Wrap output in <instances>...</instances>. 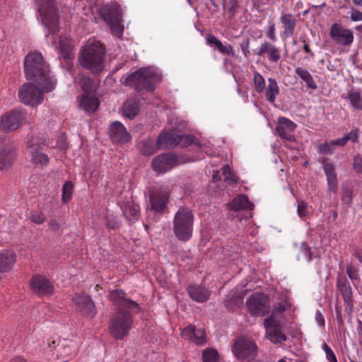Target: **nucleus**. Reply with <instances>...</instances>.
Listing matches in <instances>:
<instances>
[{
  "label": "nucleus",
  "instance_id": "obj_1",
  "mask_svg": "<svg viewBox=\"0 0 362 362\" xmlns=\"http://www.w3.org/2000/svg\"><path fill=\"white\" fill-rule=\"evenodd\" d=\"M110 298L117 308L109 323L111 336L117 340L123 339L132 329L134 314L141 310L140 305L135 301L126 298L122 290H114L110 293Z\"/></svg>",
  "mask_w": 362,
  "mask_h": 362
},
{
  "label": "nucleus",
  "instance_id": "obj_2",
  "mask_svg": "<svg viewBox=\"0 0 362 362\" xmlns=\"http://www.w3.org/2000/svg\"><path fill=\"white\" fill-rule=\"evenodd\" d=\"M25 75L28 80L35 81L45 91H52L56 80L49 76V69L41 53L33 52L28 54L24 63Z\"/></svg>",
  "mask_w": 362,
  "mask_h": 362
},
{
  "label": "nucleus",
  "instance_id": "obj_3",
  "mask_svg": "<svg viewBox=\"0 0 362 362\" xmlns=\"http://www.w3.org/2000/svg\"><path fill=\"white\" fill-rule=\"evenodd\" d=\"M105 49L95 40L88 41L81 49L80 64L93 74H100L105 68Z\"/></svg>",
  "mask_w": 362,
  "mask_h": 362
},
{
  "label": "nucleus",
  "instance_id": "obj_4",
  "mask_svg": "<svg viewBox=\"0 0 362 362\" xmlns=\"http://www.w3.org/2000/svg\"><path fill=\"white\" fill-rule=\"evenodd\" d=\"M158 76L150 68H141L129 75L125 85L134 88L138 92H153Z\"/></svg>",
  "mask_w": 362,
  "mask_h": 362
},
{
  "label": "nucleus",
  "instance_id": "obj_5",
  "mask_svg": "<svg viewBox=\"0 0 362 362\" xmlns=\"http://www.w3.org/2000/svg\"><path fill=\"white\" fill-rule=\"evenodd\" d=\"M173 232L180 241L186 242L192 236L194 214L187 207H181L173 218Z\"/></svg>",
  "mask_w": 362,
  "mask_h": 362
},
{
  "label": "nucleus",
  "instance_id": "obj_6",
  "mask_svg": "<svg viewBox=\"0 0 362 362\" xmlns=\"http://www.w3.org/2000/svg\"><path fill=\"white\" fill-rule=\"evenodd\" d=\"M285 310V305L282 303H278L274 305L271 315L264 320L268 339L274 344L286 341V336L282 332L280 325L281 317Z\"/></svg>",
  "mask_w": 362,
  "mask_h": 362
},
{
  "label": "nucleus",
  "instance_id": "obj_7",
  "mask_svg": "<svg viewBox=\"0 0 362 362\" xmlns=\"http://www.w3.org/2000/svg\"><path fill=\"white\" fill-rule=\"evenodd\" d=\"M38 7L42 23L48 30V35L59 31V17L55 0H35Z\"/></svg>",
  "mask_w": 362,
  "mask_h": 362
},
{
  "label": "nucleus",
  "instance_id": "obj_8",
  "mask_svg": "<svg viewBox=\"0 0 362 362\" xmlns=\"http://www.w3.org/2000/svg\"><path fill=\"white\" fill-rule=\"evenodd\" d=\"M105 21L109 25L113 35L119 37L123 33L122 11L116 2L105 5L101 9Z\"/></svg>",
  "mask_w": 362,
  "mask_h": 362
},
{
  "label": "nucleus",
  "instance_id": "obj_9",
  "mask_svg": "<svg viewBox=\"0 0 362 362\" xmlns=\"http://www.w3.org/2000/svg\"><path fill=\"white\" fill-rule=\"evenodd\" d=\"M46 147L45 140L39 136H33L28 141V148L31 156V162L37 168L47 165L49 161V157L44 153Z\"/></svg>",
  "mask_w": 362,
  "mask_h": 362
},
{
  "label": "nucleus",
  "instance_id": "obj_10",
  "mask_svg": "<svg viewBox=\"0 0 362 362\" xmlns=\"http://www.w3.org/2000/svg\"><path fill=\"white\" fill-rule=\"evenodd\" d=\"M246 306L248 313L255 316H265L269 314L271 309L269 298L259 292L251 295L247 299Z\"/></svg>",
  "mask_w": 362,
  "mask_h": 362
},
{
  "label": "nucleus",
  "instance_id": "obj_11",
  "mask_svg": "<svg viewBox=\"0 0 362 362\" xmlns=\"http://www.w3.org/2000/svg\"><path fill=\"white\" fill-rule=\"evenodd\" d=\"M16 158L15 147L10 139L0 137V171L10 168Z\"/></svg>",
  "mask_w": 362,
  "mask_h": 362
},
{
  "label": "nucleus",
  "instance_id": "obj_12",
  "mask_svg": "<svg viewBox=\"0 0 362 362\" xmlns=\"http://www.w3.org/2000/svg\"><path fill=\"white\" fill-rule=\"evenodd\" d=\"M18 97L24 104L32 106L42 103L44 98L43 93L31 83H25L20 88Z\"/></svg>",
  "mask_w": 362,
  "mask_h": 362
},
{
  "label": "nucleus",
  "instance_id": "obj_13",
  "mask_svg": "<svg viewBox=\"0 0 362 362\" xmlns=\"http://www.w3.org/2000/svg\"><path fill=\"white\" fill-rule=\"evenodd\" d=\"M257 350L256 344L246 338L238 339L233 349L237 358L242 361L254 358L257 354Z\"/></svg>",
  "mask_w": 362,
  "mask_h": 362
},
{
  "label": "nucleus",
  "instance_id": "obj_14",
  "mask_svg": "<svg viewBox=\"0 0 362 362\" xmlns=\"http://www.w3.org/2000/svg\"><path fill=\"white\" fill-rule=\"evenodd\" d=\"M337 288L340 292L345 305V311L351 313L354 308V299L351 286L343 274H339L337 279Z\"/></svg>",
  "mask_w": 362,
  "mask_h": 362
},
{
  "label": "nucleus",
  "instance_id": "obj_15",
  "mask_svg": "<svg viewBox=\"0 0 362 362\" xmlns=\"http://www.w3.org/2000/svg\"><path fill=\"white\" fill-rule=\"evenodd\" d=\"M329 35L332 40L340 46H349L354 42L352 31L344 28L341 24L334 23L332 25Z\"/></svg>",
  "mask_w": 362,
  "mask_h": 362
},
{
  "label": "nucleus",
  "instance_id": "obj_16",
  "mask_svg": "<svg viewBox=\"0 0 362 362\" xmlns=\"http://www.w3.org/2000/svg\"><path fill=\"white\" fill-rule=\"evenodd\" d=\"M24 119L25 114L23 112L12 110L1 117L0 127L5 132L14 131L19 128Z\"/></svg>",
  "mask_w": 362,
  "mask_h": 362
},
{
  "label": "nucleus",
  "instance_id": "obj_17",
  "mask_svg": "<svg viewBox=\"0 0 362 362\" xmlns=\"http://www.w3.org/2000/svg\"><path fill=\"white\" fill-rule=\"evenodd\" d=\"M72 300L76 306L77 310L83 315L93 317L96 313L95 303L90 296L84 293H76L72 297Z\"/></svg>",
  "mask_w": 362,
  "mask_h": 362
},
{
  "label": "nucleus",
  "instance_id": "obj_18",
  "mask_svg": "<svg viewBox=\"0 0 362 362\" xmlns=\"http://www.w3.org/2000/svg\"><path fill=\"white\" fill-rule=\"evenodd\" d=\"M180 335L185 339L198 346L206 344L205 330L202 328H198L195 325H189L182 328L180 331Z\"/></svg>",
  "mask_w": 362,
  "mask_h": 362
},
{
  "label": "nucleus",
  "instance_id": "obj_19",
  "mask_svg": "<svg viewBox=\"0 0 362 362\" xmlns=\"http://www.w3.org/2000/svg\"><path fill=\"white\" fill-rule=\"evenodd\" d=\"M177 162V157L174 154L163 153L156 156L152 160L151 165L154 171L163 173L172 169Z\"/></svg>",
  "mask_w": 362,
  "mask_h": 362
},
{
  "label": "nucleus",
  "instance_id": "obj_20",
  "mask_svg": "<svg viewBox=\"0 0 362 362\" xmlns=\"http://www.w3.org/2000/svg\"><path fill=\"white\" fill-rule=\"evenodd\" d=\"M30 287L35 293L40 296L52 295L54 291L53 284L42 275H35L32 277Z\"/></svg>",
  "mask_w": 362,
  "mask_h": 362
},
{
  "label": "nucleus",
  "instance_id": "obj_21",
  "mask_svg": "<svg viewBox=\"0 0 362 362\" xmlns=\"http://www.w3.org/2000/svg\"><path fill=\"white\" fill-rule=\"evenodd\" d=\"M109 135L111 141L117 144H125L131 140V135L120 122H112L109 128Z\"/></svg>",
  "mask_w": 362,
  "mask_h": 362
},
{
  "label": "nucleus",
  "instance_id": "obj_22",
  "mask_svg": "<svg viewBox=\"0 0 362 362\" xmlns=\"http://www.w3.org/2000/svg\"><path fill=\"white\" fill-rule=\"evenodd\" d=\"M77 350L78 346L76 342L64 340L62 344L58 345L57 357L62 362H67L75 357Z\"/></svg>",
  "mask_w": 362,
  "mask_h": 362
},
{
  "label": "nucleus",
  "instance_id": "obj_23",
  "mask_svg": "<svg viewBox=\"0 0 362 362\" xmlns=\"http://www.w3.org/2000/svg\"><path fill=\"white\" fill-rule=\"evenodd\" d=\"M255 54L260 57H267L272 63H277L281 59V49L269 42H264Z\"/></svg>",
  "mask_w": 362,
  "mask_h": 362
},
{
  "label": "nucleus",
  "instance_id": "obj_24",
  "mask_svg": "<svg viewBox=\"0 0 362 362\" xmlns=\"http://www.w3.org/2000/svg\"><path fill=\"white\" fill-rule=\"evenodd\" d=\"M296 128V125L292 121L285 117H280L276 127V131L281 139L293 141L294 139L293 133Z\"/></svg>",
  "mask_w": 362,
  "mask_h": 362
},
{
  "label": "nucleus",
  "instance_id": "obj_25",
  "mask_svg": "<svg viewBox=\"0 0 362 362\" xmlns=\"http://www.w3.org/2000/svg\"><path fill=\"white\" fill-rule=\"evenodd\" d=\"M185 137L188 139V136L185 135ZM184 136L178 134L175 129H171L168 132L161 133L157 140V147L161 148L163 145L166 146H173L181 143Z\"/></svg>",
  "mask_w": 362,
  "mask_h": 362
},
{
  "label": "nucleus",
  "instance_id": "obj_26",
  "mask_svg": "<svg viewBox=\"0 0 362 362\" xmlns=\"http://www.w3.org/2000/svg\"><path fill=\"white\" fill-rule=\"evenodd\" d=\"M100 105V101L95 93H83L81 95L79 106L88 113L95 112Z\"/></svg>",
  "mask_w": 362,
  "mask_h": 362
},
{
  "label": "nucleus",
  "instance_id": "obj_27",
  "mask_svg": "<svg viewBox=\"0 0 362 362\" xmlns=\"http://www.w3.org/2000/svg\"><path fill=\"white\" fill-rule=\"evenodd\" d=\"M169 195L164 192H154L150 195L151 208L157 213L164 212L168 202Z\"/></svg>",
  "mask_w": 362,
  "mask_h": 362
},
{
  "label": "nucleus",
  "instance_id": "obj_28",
  "mask_svg": "<svg viewBox=\"0 0 362 362\" xmlns=\"http://www.w3.org/2000/svg\"><path fill=\"white\" fill-rule=\"evenodd\" d=\"M122 209L124 216L129 223H134L139 220L140 208L133 200L131 199L124 202Z\"/></svg>",
  "mask_w": 362,
  "mask_h": 362
},
{
  "label": "nucleus",
  "instance_id": "obj_29",
  "mask_svg": "<svg viewBox=\"0 0 362 362\" xmlns=\"http://www.w3.org/2000/svg\"><path fill=\"white\" fill-rule=\"evenodd\" d=\"M323 170L327 177L328 190L335 193L337 191L338 180L334 165L329 162L324 163Z\"/></svg>",
  "mask_w": 362,
  "mask_h": 362
},
{
  "label": "nucleus",
  "instance_id": "obj_30",
  "mask_svg": "<svg viewBox=\"0 0 362 362\" xmlns=\"http://www.w3.org/2000/svg\"><path fill=\"white\" fill-rule=\"evenodd\" d=\"M187 291L190 298L198 303L206 301L210 296V292L199 285H191L188 287Z\"/></svg>",
  "mask_w": 362,
  "mask_h": 362
},
{
  "label": "nucleus",
  "instance_id": "obj_31",
  "mask_svg": "<svg viewBox=\"0 0 362 362\" xmlns=\"http://www.w3.org/2000/svg\"><path fill=\"white\" fill-rule=\"evenodd\" d=\"M16 257L12 250H2L0 252V272H6L11 270L16 262Z\"/></svg>",
  "mask_w": 362,
  "mask_h": 362
},
{
  "label": "nucleus",
  "instance_id": "obj_32",
  "mask_svg": "<svg viewBox=\"0 0 362 362\" xmlns=\"http://www.w3.org/2000/svg\"><path fill=\"white\" fill-rule=\"evenodd\" d=\"M280 22L283 25V34L286 37H291L296 26V19L291 13L282 14L280 17Z\"/></svg>",
  "mask_w": 362,
  "mask_h": 362
},
{
  "label": "nucleus",
  "instance_id": "obj_33",
  "mask_svg": "<svg viewBox=\"0 0 362 362\" xmlns=\"http://www.w3.org/2000/svg\"><path fill=\"white\" fill-rule=\"evenodd\" d=\"M254 204L249 200L245 194H239L235 197L230 204V209L233 211H240L244 209L252 210Z\"/></svg>",
  "mask_w": 362,
  "mask_h": 362
},
{
  "label": "nucleus",
  "instance_id": "obj_34",
  "mask_svg": "<svg viewBox=\"0 0 362 362\" xmlns=\"http://www.w3.org/2000/svg\"><path fill=\"white\" fill-rule=\"evenodd\" d=\"M342 98L349 99L350 105L354 110H362V95L359 90H350L346 96Z\"/></svg>",
  "mask_w": 362,
  "mask_h": 362
},
{
  "label": "nucleus",
  "instance_id": "obj_35",
  "mask_svg": "<svg viewBox=\"0 0 362 362\" xmlns=\"http://www.w3.org/2000/svg\"><path fill=\"white\" fill-rule=\"evenodd\" d=\"M206 41L207 45L209 46L214 45L217 49L222 54L233 55V48L230 45H223L222 42L214 35L209 34L206 37Z\"/></svg>",
  "mask_w": 362,
  "mask_h": 362
},
{
  "label": "nucleus",
  "instance_id": "obj_36",
  "mask_svg": "<svg viewBox=\"0 0 362 362\" xmlns=\"http://www.w3.org/2000/svg\"><path fill=\"white\" fill-rule=\"evenodd\" d=\"M265 97L270 103L276 100V96L279 94V86L275 78H269L268 79V86H265Z\"/></svg>",
  "mask_w": 362,
  "mask_h": 362
},
{
  "label": "nucleus",
  "instance_id": "obj_37",
  "mask_svg": "<svg viewBox=\"0 0 362 362\" xmlns=\"http://www.w3.org/2000/svg\"><path fill=\"white\" fill-rule=\"evenodd\" d=\"M295 74L305 83L308 88L315 90L317 88L312 75L307 69L302 67H296L295 69Z\"/></svg>",
  "mask_w": 362,
  "mask_h": 362
},
{
  "label": "nucleus",
  "instance_id": "obj_38",
  "mask_svg": "<svg viewBox=\"0 0 362 362\" xmlns=\"http://www.w3.org/2000/svg\"><path fill=\"white\" fill-rule=\"evenodd\" d=\"M123 114L129 119H133L139 112V104L135 100H127L123 105Z\"/></svg>",
  "mask_w": 362,
  "mask_h": 362
},
{
  "label": "nucleus",
  "instance_id": "obj_39",
  "mask_svg": "<svg viewBox=\"0 0 362 362\" xmlns=\"http://www.w3.org/2000/svg\"><path fill=\"white\" fill-rule=\"evenodd\" d=\"M79 85L83 90V93H95L96 88L93 85V80L86 76H81L79 80Z\"/></svg>",
  "mask_w": 362,
  "mask_h": 362
},
{
  "label": "nucleus",
  "instance_id": "obj_40",
  "mask_svg": "<svg viewBox=\"0 0 362 362\" xmlns=\"http://www.w3.org/2000/svg\"><path fill=\"white\" fill-rule=\"evenodd\" d=\"M74 191V185L70 181H66L62 187V202L64 204L68 203L71 199Z\"/></svg>",
  "mask_w": 362,
  "mask_h": 362
},
{
  "label": "nucleus",
  "instance_id": "obj_41",
  "mask_svg": "<svg viewBox=\"0 0 362 362\" xmlns=\"http://www.w3.org/2000/svg\"><path fill=\"white\" fill-rule=\"evenodd\" d=\"M253 81L255 90L257 93H262L265 89V81L263 76L257 71H255L253 76Z\"/></svg>",
  "mask_w": 362,
  "mask_h": 362
},
{
  "label": "nucleus",
  "instance_id": "obj_42",
  "mask_svg": "<svg viewBox=\"0 0 362 362\" xmlns=\"http://www.w3.org/2000/svg\"><path fill=\"white\" fill-rule=\"evenodd\" d=\"M204 362H216L218 358V353L214 349H207L202 354Z\"/></svg>",
  "mask_w": 362,
  "mask_h": 362
},
{
  "label": "nucleus",
  "instance_id": "obj_43",
  "mask_svg": "<svg viewBox=\"0 0 362 362\" xmlns=\"http://www.w3.org/2000/svg\"><path fill=\"white\" fill-rule=\"evenodd\" d=\"M29 219L35 224L41 225L45 221L46 216L42 211H33L30 213Z\"/></svg>",
  "mask_w": 362,
  "mask_h": 362
},
{
  "label": "nucleus",
  "instance_id": "obj_44",
  "mask_svg": "<svg viewBox=\"0 0 362 362\" xmlns=\"http://www.w3.org/2000/svg\"><path fill=\"white\" fill-rule=\"evenodd\" d=\"M106 226L111 230H119L121 223L117 216L108 215L106 219Z\"/></svg>",
  "mask_w": 362,
  "mask_h": 362
},
{
  "label": "nucleus",
  "instance_id": "obj_45",
  "mask_svg": "<svg viewBox=\"0 0 362 362\" xmlns=\"http://www.w3.org/2000/svg\"><path fill=\"white\" fill-rule=\"evenodd\" d=\"M59 46L61 51L64 53V57L68 58L69 52L71 49V42L69 39H62L59 40Z\"/></svg>",
  "mask_w": 362,
  "mask_h": 362
},
{
  "label": "nucleus",
  "instance_id": "obj_46",
  "mask_svg": "<svg viewBox=\"0 0 362 362\" xmlns=\"http://www.w3.org/2000/svg\"><path fill=\"white\" fill-rule=\"evenodd\" d=\"M238 6V0H226L224 2V8L230 14V16H234Z\"/></svg>",
  "mask_w": 362,
  "mask_h": 362
},
{
  "label": "nucleus",
  "instance_id": "obj_47",
  "mask_svg": "<svg viewBox=\"0 0 362 362\" xmlns=\"http://www.w3.org/2000/svg\"><path fill=\"white\" fill-rule=\"evenodd\" d=\"M317 151L320 154L332 155L334 153V148L331 142H325L317 146Z\"/></svg>",
  "mask_w": 362,
  "mask_h": 362
},
{
  "label": "nucleus",
  "instance_id": "obj_48",
  "mask_svg": "<svg viewBox=\"0 0 362 362\" xmlns=\"http://www.w3.org/2000/svg\"><path fill=\"white\" fill-rule=\"evenodd\" d=\"M358 268L352 265L349 264L346 267V274L349 278L354 282V281H359L360 276L358 274Z\"/></svg>",
  "mask_w": 362,
  "mask_h": 362
},
{
  "label": "nucleus",
  "instance_id": "obj_49",
  "mask_svg": "<svg viewBox=\"0 0 362 362\" xmlns=\"http://www.w3.org/2000/svg\"><path fill=\"white\" fill-rule=\"evenodd\" d=\"M222 170L225 181H227L229 184L236 182V178L228 165H224Z\"/></svg>",
  "mask_w": 362,
  "mask_h": 362
},
{
  "label": "nucleus",
  "instance_id": "obj_50",
  "mask_svg": "<svg viewBox=\"0 0 362 362\" xmlns=\"http://www.w3.org/2000/svg\"><path fill=\"white\" fill-rule=\"evenodd\" d=\"M269 27L266 31V36L268 39H269L272 42H276L277 40V37L276 35V28L275 24L274 23L269 22Z\"/></svg>",
  "mask_w": 362,
  "mask_h": 362
},
{
  "label": "nucleus",
  "instance_id": "obj_51",
  "mask_svg": "<svg viewBox=\"0 0 362 362\" xmlns=\"http://www.w3.org/2000/svg\"><path fill=\"white\" fill-rule=\"evenodd\" d=\"M141 151L145 155H151L155 152V147L151 141H146L143 143Z\"/></svg>",
  "mask_w": 362,
  "mask_h": 362
},
{
  "label": "nucleus",
  "instance_id": "obj_52",
  "mask_svg": "<svg viewBox=\"0 0 362 362\" xmlns=\"http://www.w3.org/2000/svg\"><path fill=\"white\" fill-rule=\"evenodd\" d=\"M322 349L326 354L327 359L329 362H338L334 351L327 344H323Z\"/></svg>",
  "mask_w": 362,
  "mask_h": 362
},
{
  "label": "nucleus",
  "instance_id": "obj_53",
  "mask_svg": "<svg viewBox=\"0 0 362 362\" xmlns=\"http://www.w3.org/2000/svg\"><path fill=\"white\" fill-rule=\"evenodd\" d=\"M353 167L356 173H362V156L358 155L354 158Z\"/></svg>",
  "mask_w": 362,
  "mask_h": 362
},
{
  "label": "nucleus",
  "instance_id": "obj_54",
  "mask_svg": "<svg viewBox=\"0 0 362 362\" xmlns=\"http://www.w3.org/2000/svg\"><path fill=\"white\" fill-rule=\"evenodd\" d=\"M346 139V141H351L352 142H356L358 141V129H351L349 134H346L344 136Z\"/></svg>",
  "mask_w": 362,
  "mask_h": 362
},
{
  "label": "nucleus",
  "instance_id": "obj_55",
  "mask_svg": "<svg viewBox=\"0 0 362 362\" xmlns=\"http://www.w3.org/2000/svg\"><path fill=\"white\" fill-rule=\"evenodd\" d=\"M350 18L354 22L362 21V12L356 8H351Z\"/></svg>",
  "mask_w": 362,
  "mask_h": 362
},
{
  "label": "nucleus",
  "instance_id": "obj_56",
  "mask_svg": "<svg viewBox=\"0 0 362 362\" xmlns=\"http://www.w3.org/2000/svg\"><path fill=\"white\" fill-rule=\"evenodd\" d=\"M307 203L303 201H298V214L300 217H304L307 215L306 211Z\"/></svg>",
  "mask_w": 362,
  "mask_h": 362
},
{
  "label": "nucleus",
  "instance_id": "obj_57",
  "mask_svg": "<svg viewBox=\"0 0 362 362\" xmlns=\"http://www.w3.org/2000/svg\"><path fill=\"white\" fill-rule=\"evenodd\" d=\"M240 45L244 56L245 57H247L250 54V40L247 38V40L241 42Z\"/></svg>",
  "mask_w": 362,
  "mask_h": 362
},
{
  "label": "nucleus",
  "instance_id": "obj_58",
  "mask_svg": "<svg viewBox=\"0 0 362 362\" xmlns=\"http://www.w3.org/2000/svg\"><path fill=\"white\" fill-rule=\"evenodd\" d=\"M49 228L54 232H58L61 228L60 223L56 219H51L48 223Z\"/></svg>",
  "mask_w": 362,
  "mask_h": 362
},
{
  "label": "nucleus",
  "instance_id": "obj_59",
  "mask_svg": "<svg viewBox=\"0 0 362 362\" xmlns=\"http://www.w3.org/2000/svg\"><path fill=\"white\" fill-rule=\"evenodd\" d=\"M332 146H344L346 144V139L344 136L342 138L334 139L330 141Z\"/></svg>",
  "mask_w": 362,
  "mask_h": 362
},
{
  "label": "nucleus",
  "instance_id": "obj_60",
  "mask_svg": "<svg viewBox=\"0 0 362 362\" xmlns=\"http://www.w3.org/2000/svg\"><path fill=\"white\" fill-rule=\"evenodd\" d=\"M301 250L305 254V255L308 256V259L310 260L311 257H312V255H311L310 249L308 247V244H306L305 243H302Z\"/></svg>",
  "mask_w": 362,
  "mask_h": 362
},
{
  "label": "nucleus",
  "instance_id": "obj_61",
  "mask_svg": "<svg viewBox=\"0 0 362 362\" xmlns=\"http://www.w3.org/2000/svg\"><path fill=\"white\" fill-rule=\"evenodd\" d=\"M342 199L344 202L349 204L351 201V193L350 191L347 190L344 192L342 196Z\"/></svg>",
  "mask_w": 362,
  "mask_h": 362
},
{
  "label": "nucleus",
  "instance_id": "obj_62",
  "mask_svg": "<svg viewBox=\"0 0 362 362\" xmlns=\"http://www.w3.org/2000/svg\"><path fill=\"white\" fill-rule=\"evenodd\" d=\"M353 255L360 262H362V249L355 250Z\"/></svg>",
  "mask_w": 362,
  "mask_h": 362
},
{
  "label": "nucleus",
  "instance_id": "obj_63",
  "mask_svg": "<svg viewBox=\"0 0 362 362\" xmlns=\"http://www.w3.org/2000/svg\"><path fill=\"white\" fill-rule=\"evenodd\" d=\"M304 42V45H303V50L308 53V54H310L312 57H314V53L310 49L309 45L305 42V41H303Z\"/></svg>",
  "mask_w": 362,
  "mask_h": 362
},
{
  "label": "nucleus",
  "instance_id": "obj_64",
  "mask_svg": "<svg viewBox=\"0 0 362 362\" xmlns=\"http://www.w3.org/2000/svg\"><path fill=\"white\" fill-rule=\"evenodd\" d=\"M10 362H26V361L22 357L18 356L13 358Z\"/></svg>",
  "mask_w": 362,
  "mask_h": 362
}]
</instances>
